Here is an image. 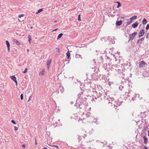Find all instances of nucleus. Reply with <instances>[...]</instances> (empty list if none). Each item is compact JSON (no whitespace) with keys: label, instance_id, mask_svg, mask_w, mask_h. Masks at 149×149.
<instances>
[{"label":"nucleus","instance_id":"nucleus-47","mask_svg":"<svg viewBox=\"0 0 149 149\" xmlns=\"http://www.w3.org/2000/svg\"><path fill=\"white\" fill-rule=\"evenodd\" d=\"M55 22H56V21H55Z\"/></svg>","mask_w":149,"mask_h":149},{"label":"nucleus","instance_id":"nucleus-6","mask_svg":"<svg viewBox=\"0 0 149 149\" xmlns=\"http://www.w3.org/2000/svg\"><path fill=\"white\" fill-rule=\"evenodd\" d=\"M139 23L138 22H136L132 24V26L134 28H135L138 25Z\"/></svg>","mask_w":149,"mask_h":149},{"label":"nucleus","instance_id":"nucleus-8","mask_svg":"<svg viewBox=\"0 0 149 149\" xmlns=\"http://www.w3.org/2000/svg\"><path fill=\"white\" fill-rule=\"evenodd\" d=\"M51 61V60H48L47 62V69H49L50 67Z\"/></svg>","mask_w":149,"mask_h":149},{"label":"nucleus","instance_id":"nucleus-46","mask_svg":"<svg viewBox=\"0 0 149 149\" xmlns=\"http://www.w3.org/2000/svg\"><path fill=\"white\" fill-rule=\"evenodd\" d=\"M146 38H148V37H147V36H146Z\"/></svg>","mask_w":149,"mask_h":149},{"label":"nucleus","instance_id":"nucleus-44","mask_svg":"<svg viewBox=\"0 0 149 149\" xmlns=\"http://www.w3.org/2000/svg\"><path fill=\"white\" fill-rule=\"evenodd\" d=\"M27 51H29V49H27Z\"/></svg>","mask_w":149,"mask_h":149},{"label":"nucleus","instance_id":"nucleus-5","mask_svg":"<svg viewBox=\"0 0 149 149\" xmlns=\"http://www.w3.org/2000/svg\"><path fill=\"white\" fill-rule=\"evenodd\" d=\"M6 43L7 45L8 51L9 52H10V44L8 40H6Z\"/></svg>","mask_w":149,"mask_h":149},{"label":"nucleus","instance_id":"nucleus-39","mask_svg":"<svg viewBox=\"0 0 149 149\" xmlns=\"http://www.w3.org/2000/svg\"><path fill=\"white\" fill-rule=\"evenodd\" d=\"M58 28H56V29H55L53 30V31H56L58 30Z\"/></svg>","mask_w":149,"mask_h":149},{"label":"nucleus","instance_id":"nucleus-26","mask_svg":"<svg viewBox=\"0 0 149 149\" xmlns=\"http://www.w3.org/2000/svg\"><path fill=\"white\" fill-rule=\"evenodd\" d=\"M132 22V21H130L127 22V26L130 24H131Z\"/></svg>","mask_w":149,"mask_h":149},{"label":"nucleus","instance_id":"nucleus-13","mask_svg":"<svg viewBox=\"0 0 149 149\" xmlns=\"http://www.w3.org/2000/svg\"><path fill=\"white\" fill-rule=\"evenodd\" d=\"M147 21L145 18L143 19L142 21V23L143 24H145L147 23Z\"/></svg>","mask_w":149,"mask_h":149},{"label":"nucleus","instance_id":"nucleus-29","mask_svg":"<svg viewBox=\"0 0 149 149\" xmlns=\"http://www.w3.org/2000/svg\"><path fill=\"white\" fill-rule=\"evenodd\" d=\"M78 20L79 21L81 20V19L80 18V15H79L78 16Z\"/></svg>","mask_w":149,"mask_h":149},{"label":"nucleus","instance_id":"nucleus-2","mask_svg":"<svg viewBox=\"0 0 149 149\" xmlns=\"http://www.w3.org/2000/svg\"><path fill=\"white\" fill-rule=\"evenodd\" d=\"M112 104L111 103H110L111 104V106H112L113 105L116 109H117V107L118 106H119L121 104V103L119 101L115 102L114 100Z\"/></svg>","mask_w":149,"mask_h":149},{"label":"nucleus","instance_id":"nucleus-11","mask_svg":"<svg viewBox=\"0 0 149 149\" xmlns=\"http://www.w3.org/2000/svg\"><path fill=\"white\" fill-rule=\"evenodd\" d=\"M146 64V63L144 62L143 61H141L140 63L139 67H143V65H144Z\"/></svg>","mask_w":149,"mask_h":149},{"label":"nucleus","instance_id":"nucleus-41","mask_svg":"<svg viewBox=\"0 0 149 149\" xmlns=\"http://www.w3.org/2000/svg\"><path fill=\"white\" fill-rule=\"evenodd\" d=\"M31 97H29V100H28V101H29V100H31Z\"/></svg>","mask_w":149,"mask_h":149},{"label":"nucleus","instance_id":"nucleus-42","mask_svg":"<svg viewBox=\"0 0 149 149\" xmlns=\"http://www.w3.org/2000/svg\"><path fill=\"white\" fill-rule=\"evenodd\" d=\"M35 141H36V145H37V142H36V138H35Z\"/></svg>","mask_w":149,"mask_h":149},{"label":"nucleus","instance_id":"nucleus-37","mask_svg":"<svg viewBox=\"0 0 149 149\" xmlns=\"http://www.w3.org/2000/svg\"><path fill=\"white\" fill-rule=\"evenodd\" d=\"M15 82V85H17V80H16L15 81H14Z\"/></svg>","mask_w":149,"mask_h":149},{"label":"nucleus","instance_id":"nucleus-3","mask_svg":"<svg viewBox=\"0 0 149 149\" xmlns=\"http://www.w3.org/2000/svg\"><path fill=\"white\" fill-rule=\"evenodd\" d=\"M145 33V30L144 29H141L139 33L138 37H141Z\"/></svg>","mask_w":149,"mask_h":149},{"label":"nucleus","instance_id":"nucleus-21","mask_svg":"<svg viewBox=\"0 0 149 149\" xmlns=\"http://www.w3.org/2000/svg\"><path fill=\"white\" fill-rule=\"evenodd\" d=\"M59 89L61 91V92L62 93L64 91V89L63 88V87H60Z\"/></svg>","mask_w":149,"mask_h":149},{"label":"nucleus","instance_id":"nucleus-12","mask_svg":"<svg viewBox=\"0 0 149 149\" xmlns=\"http://www.w3.org/2000/svg\"><path fill=\"white\" fill-rule=\"evenodd\" d=\"M143 138L144 141V143H146L148 141V139L147 137L145 136H144L143 137Z\"/></svg>","mask_w":149,"mask_h":149},{"label":"nucleus","instance_id":"nucleus-22","mask_svg":"<svg viewBox=\"0 0 149 149\" xmlns=\"http://www.w3.org/2000/svg\"><path fill=\"white\" fill-rule=\"evenodd\" d=\"M43 10V8H41L39 9L38 10L37 12L36 13V14H37L41 12Z\"/></svg>","mask_w":149,"mask_h":149},{"label":"nucleus","instance_id":"nucleus-24","mask_svg":"<svg viewBox=\"0 0 149 149\" xmlns=\"http://www.w3.org/2000/svg\"><path fill=\"white\" fill-rule=\"evenodd\" d=\"M58 122H56L54 124V127H56L58 126Z\"/></svg>","mask_w":149,"mask_h":149},{"label":"nucleus","instance_id":"nucleus-1","mask_svg":"<svg viewBox=\"0 0 149 149\" xmlns=\"http://www.w3.org/2000/svg\"><path fill=\"white\" fill-rule=\"evenodd\" d=\"M97 98L99 99L100 98V100H104L106 101L107 102L108 104L113 103L114 98L111 96L107 95V93H106L104 92V90H102L101 91H99L98 93L95 91L93 93V99H95L96 100Z\"/></svg>","mask_w":149,"mask_h":149},{"label":"nucleus","instance_id":"nucleus-14","mask_svg":"<svg viewBox=\"0 0 149 149\" xmlns=\"http://www.w3.org/2000/svg\"><path fill=\"white\" fill-rule=\"evenodd\" d=\"M137 34V33L136 32H134L133 33H132L131 35L132 36V40L134 38V36L135 35H136Z\"/></svg>","mask_w":149,"mask_h":149},{"label":"nucleus","instance_id":"nucleus-10","mask_svg":"<svg viewBox=\"0 0 149 149\" xmlns=\"http://www.w3.org/2000/svg\"><path fill=\"white\" fill-rule=\"evenodd\" d=\"M13 41L18 45H20L21 44L20 42L17 40L14 39Z\"/></svg>","mask_w":149,"mask_h":149},{"label":"nucleus","instance_id":"nucleus-30","mask_svg":"<svg viewBox=\"0 0 149 149\" xmlns=\"http://www.w3.org/2000/svg\"><path fill=\"white\" fill-rule=\"evenodd\" d=\"M27 71V68H26L24 70V71L23 72L24 73H26Z\"/></svg>","mask_w":149,"mask_h":149},{"label":"nucleus","instance_id":"nucleus-45","mask_svg":"<svg viewBox=\"0 0 149 149\" xmlns=\"http://www.w3.org/2000/svg\"><path fill=\"white\" fill-rule=\"evenodd\" d=\"M75 106L76 107H77V105L76 104L75 105Z\"/></svg>","mask_w":149,"mask_h":149},{"label":"nucleus","instance_id":"nucleus-28","mask_svg":"<svg viewBox=\"0 0 149 149\" xmlns=\"http://www.w3.org/2000/svg\"><path fill=\"white\" fill-rule=\"evenodd\" d=\"M149 29V24H147L146 27V30H148Z\"/></svg>","mask_w":149,"mask_h":149},{"label":"nucleus","instance_id":"nucleus-40","mask_svg":"<svg viewBox=\"0 0 149 149\" xmlns=\"http://www.w3.org/2000/svg\"><path fill=\"white\" fill-rule=\"evenodd\" d=\"M144 149H148L147 147L145 146L144 147Z\"/></svg>","mask_w":149,"mask_h":149},{"label":"nucleus","instance_id":"nucleus-4","mask_svg":"<svg viewBox=\"0 0 149 149\" xmlns=\"http://www.w3.org/2000/svg\"><path fill=\"white\" fill-rule=\"evenodd\" d=\"M80 99H80L79 98V99H77L76 101H77V102H79L80 103V104H78V106H79V107H80L81 109L83 107L82 106V104H83V103H84V102H80Z\"/></svg>","mask_w":149,"mask_h":149},{"label":"nucleus","instance_id":"nucleus-18","mask_svg":"<svg viewBox=\"0 0 149 149\" xmlns=\"http://www.w3.org/2000/svg\"><path fill=\"white\" fill-rule=\"evenodd\" d=\"M63 35V34L62 33H60L58 36L57 39L58 40L61 38Z\"/></svg>","mask_w":149,"mask_h":149},{"label":"nucleus","instance_id":"nucleus-9","mask_svg":"<svg viewBox=\"0 0 149 149\" xmlns=\"http://www.w3.org/2000/svg\"><path fill=\"white\" fill-rule=\"evenodd\" d=\"M122 23V21L121 20L119 21H118L116 22V25L117 26H120Z\"/></svg>","mask_w":149,"mask_h":149},{"label":"nucleus","instance_id":"nucleus-32","mask_svg":"<svg viewBox=\"0 0 149 149\" xmlns=\"http://www.w3.org/2000/svg\"><path fill=\"white\" fill-rule=\"evenodd\" d=\"M129 40H130L131 39L132 40V36L131 35H129Z\"/></svg>","mask_w":149,"mask_h":149},{"label":"nucleus","instance_id":"nucleus-19","mask_svg":"<svg viewBox=\"0 0 149 149\" xmlns=\"http://www.w3.org/2000/svg\"><path fill=\"white\" fill-rule=\"evenodd\" d=\"M75 57L76 58H79L80 57H81V58H82L81 57V55H79V54H76L75 55Z\"/></svg>","mask_w":149,"mask_h":149},{"label":"nucleus","instance_id":"nucleus-16","mask_svg":"<svg viewBox=\"0 0 149 149\" xmlns=\"http://www.w3.org/2000/svg\"><path fill=\"white\" fill-rule=\"evenodd\" d=\"M137 18V16H134L130 18V20L132 21L133 20L136 19Z\"/></svg>","mask_w":149,"mask_h":149},{"label":"nucleus","instance_id":"nucleus-33","mask_svg":"<svg viewBox=\"0 0 149 149\" xmlns=\"http://www.w3.org/2000/svg\"><path fill=\"white\" fill-rule=\"evenodd\" d=\"M11 122L13 123H14V124H15L16 123L15 122V121L14 120H11Z\"/></svg>","mask_w":149,"mask_h":149},{"label":"nucleus","instance_id":"nucleus-36","mask_svg":"<svg viewBox=\"0 0 149 149\" xmlns=\"http://www.w3.org/2000/svg\"><path fill=\"white\" fill-rule=\"evenodd\" d=\"M22 147L24 148H25L26 147L25 145V144H24L22 145Z\"/></svg>","mask_w":149,"mask_h":149},{"label":"nucleus","instance_id":"nucleus-7","mask_svg":"<svg viewBox=\"0 0 149 149\" xmlns=\"http://www.w3.org/2000/svg\"><path fill=\"white\" fill-rule=\"evenodd\" d=\"M144 38H142L141 39H139L137 42V45H139L141 44L142 41L144 40Z\"/></svg>","mask_w":149,"mask_h":149},{"label":"nucleus","instance_id":"nucleus-17","mask_svg":"<svg viewBox=\"0 0 149 149\" xmlns=\"http://www.w3.org/2000/svg\"><path fill=\"white\" fill-rule=\"evenodd\" d=\"M11 79L12 80L14 81H15L16 80V78L15 77V76H11Z\"/></svg>","mask_w":149,"mask_h":149},{"label":"nucleus","instance_id":"nucleus-23","mask_svg":"<svg viewBox=\"0 0 149 149\" xmlns=\"http://www.w3.org/2000/svg\"><path fill=\"white\" fill-rule=\"evenodd\" d=\"M28 41L30 43H31V36L30 35H29L28 36Z\"/></svg>","mask_w":149,"mask_h":149},{"label":"nucleus","instance_id":"nucleus-15","mask_svg":"<svg viewBox=\"0 0 149 149\" xmlns=\"http://www.w3.org/2000/svg\"><path fill=\"white\" fill-rule=\"evenodd\" d=\"M66 55L67 56V58L68 59L69 58H70V53L69 51H68L67 53H66Z\"/></svg>","mask_w":149,"mask_h":149},{"label":"nucleus","instance_id":"nucleus-25","mask_svg":"<svg viewBox=\"0 0 149 149\" xmlns=\"http://www.w3.org/2000/svg\"><path fill=\"white\" fill-rule=\"evenodd\" d=\"M56 52H58V53L60 52V48L59 47H57L56 48Z\"/></svg>","mask_w":149,"mask_h":149},{"label":"nucleus","instance_id":"nucleus-38","mask_svg":"<svg viewBox=\"0 0 149 149\" xmlns=\"http://www.w3.org/2000/svg\"><path fill=\"white\" fill-rule=\"evenodd\" d=\"M54 146H55L56 148L58 149H59L58 147V146L57 145H54Z\"/></svg>","mask_w":149,"mask_h":149},{"label":"nucleus","instance_id":"nucleus-43","mask_svg":"<svg viewBox=\"0 0 149 149\" xmlns=\"http://www.w3.org/2000/svg\"><path fill=\"white\" fill-rule=\"evenodd\" d=\"M117 52L118 53V54H119L120 53V52Z\"/></svg>","mask_w":149,"mask_h":149},{"label":"nucleus","instance_id":"nucleus-35","mask_svg":"<svg viewBox=\"0 0 149 149\" xmlns=\"http://www.w3.org/2000/svg\"><path fill=\"white\" fill-rule=\"evenodd\" d=\"M18 130V127H16V126L15 127V131L17 130Z\"/></svg>","mask_w":149,"mask_h":149},{"label":"nucleus","instance_id":"nucleus-48","mask_svg":"<svg viewBox=\"0 0 149 149\" xmlns=\"http://www.w3.org/2000/svg\"><path fill=\"white\" fill-rule=\"evenodd\" d=\"M32 28V27H31V28Z\"/></svg>","mask_w":149,"mask_h":149},{"label":"nucleus","instance_id":"nucleus-20","mask_svg":"<svg viewBox=\"0 0 149 149\" xmlns=\"http://www.w3.org/2000/svg\"><path fill=\"white\" fill-rule=\"evenodd\" d=\"M117 3H118V5L117 6V8H119V7L121 6V4L120 3L119 1L117 2Z\"/></svg>","mask_w":149,"mask_h":149},{"label":"nucleus","instance_id":"nucleus-34","mask_svg":"<svg viewBox=\"0 0 149 149\" xmlns=\"http://www.w3.org/2000/svg\"><path fill=\"white\" fill-rule=\"evenodd\" d=\"M24 16L23 14H21L19 16V18H21V17H23Z\"/></svg>","mask_w":149,"mask_h":149},{"label":"nucleus","instance_id":"nucleus-49","mask_svg":"<svg viewBox=\"0 0 149 149\" xmlns=\"http://www.w3.org/2000/svg\"><path fill=\"white\" fill-rule=\"evenodd\" d=\"M83 93V92H81V93Z\"/></svg>","mask_w":149,"mask_h":149},{"label":"nucleus","instance_id":"nucleus-27","mask_svg":"<svg viewBox=\"0 0 149 149\" xmlns=\"http://www.w3.org/2000/svg\"><path fill=\"white\" fill-rule=\"evenodd\" d=\"M20 99L22 100H23V94L22 93L20 95Z\"/></svg>","mask_w":149,"mask_h":149},{"label":"nucleus","instance_id":"nucleus-31","mask_svg":"<svg viewBox=\"0 0 149 149\" xmlns=\"http://www.w3.org/2000/svg\"><path fill=\"white\" fill-rule=\"evenodd\" d=\"M44 72L45 71L44 70H43L41 72V74H42V75H43L44 74Z\"/></svg>","mask_w":149,"mask_h":149}]
</instances>
